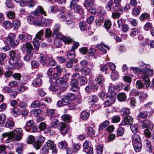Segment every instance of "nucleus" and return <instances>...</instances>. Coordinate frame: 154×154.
I'll return each mask as SVG.
<instances>
[{"label": "nucleus", "instance_id": "nucleus-1", "mask_svg": "<svg viewBox=\"0 0 154 154\" xmlns=\"http://www.w3.org/2000/svg\"><path fill=\"white\" fill-rule=\"evenodd\" d=\"M40 14L45 16L46 15V12L44 11L42 7L39 6L34 11L31 13L29 20L32 22V23H34L39 26H42L44 18L42 16H39Z\"/></svg>", "mask_w": 154, "mask_h": 154}, {"label": "nucleus", "instance_id": "nucleus-2", "mask_svg": "<svg viewBox=\"0 0 154 154\" xmlns=\"http://www.w3.org/2000/svg\"><path fill=\"white\" fill-rule=\"evenodd\" d=\"M23 135L22 130L21 128H17L14 131L4 133L2 134V139L4 140L6 137L7 138L5 142L9 143L12 141L13 138L16 140H20L22 138Z\"/></svg>", "mask_w": 154, "mask_h": 154}, {"label": "nucleus", "instance_id": "nucleus-3", "mask_svg": "<svg viewBox=\"0 0 154 154\" xmlns=\"http://www.w3.org/2000/svg\"><path fill=\"white\" fill-rule=\"evenodd\" d=\"M10 55L11 58L9 60V62L11 66L19 67L21 66L22 64L20 61L17 60L16 54L14 51H12L10 52Z\"/></svg>", "mask_w": 154, "mask_h": 154}, {"label": "nucleus", "instance_id": "nucleus-4", "mask_svg": "<svg viewBox=\"0 0 154 154\" xmlns=\"http://www.w3.org/2000/svg\"><path fill=\"white\" fill-rule=\"evenodd\" d=\"M15 37L16 35L14 34L9 33L7 37V44L14 47L17 46L19 43V41L18 40L15 39Z\"/></svg>", "mask_w": 154, "mask_h": 154}, {"label": "nucleus", "instance_id": "nucleus-5", "mask_svg": "<svg viewBox=\"0 0 154 154\" xmlns=\"http://www.w3.org/2000/svg\"><path fill=\"white\" fill-rule=\"evenodd\" d=\"M39 56H40L39 61L44 66H47L48 65V61L51 58V56H45L43 54H39Z\"/></svg>", "mask_w": 154, "mask_h": 154}, {"label": "nucleus", "instance_id": "nucleus-6", "mask_svg": "<svg viewBox=\"0 0 154 154\" xmlns=\"http://www.w3.org/2000/svg\"><path fill=\"white\" fill-rule=\"evenodd\" d=\"M70 85L71 87L70 90L74 92H77L79 90V87L78 85V82L75 79H72L70 82Z\"/></svg>", "mask_w": 154, "mask_h": 154}, {"label": "nucleus", "instance_id": "nucleus-7", "mask_svg": "<svg viewBox=\"0 0 154 154\" xmlns=\"http://www.w3.org/2000/svg\"><path fill=\"white\" fill-rule=\"evenodd\" d=\"M89 141L86 140L83 143V151L88 154H92L93 153V148L89 147Z\"/></svg>", "mask_w": 154, "mask_h": 154}, {"label": "nucleus", "instance_id": "nucleus-8", "mask_svg": "<svg viewBox=\"0 0 154 154\" xmlns=\"http://www.w3.org/2000/svg\"><path fill=\"white\" fill-rule=\"evenodd\" d=\"M59 129L61 133L63 135L65 134L69 130V127L64 123H62L60 126Z\"/></svg>", "mask_w": 154, "mask_h": 154}, {"label": "nucleus", "instance_id": "nucleus-9", "mask_svg": "<svg viewBox=\"0 0 154 154\" xmlns=\"http://www.w3.org/2000/svg\"><path fill=\"white\" fill-rule=\"evenodd\" d=\"M34 121L32 120H29L26 122L24 128L28 132H30L31 131V128L34 125Z\"/></svg>", "mask_w": 154, "mask_h": 154}, {"label": "nucleus", "instance_id": "nucleus-10", "mask_svg": "<svg viewBox=\"0 0 154 154\" xmlns=\"http://www.w3.org/2000/svg\"><path fill=\"white\" fill-rule=\"evenodd\" d=\"M32 36L28 34H21L18 35L20 39L24 41H26L29 40H31Z\"/></svg>", "mask_w": 154, "mask_h": 154}, {"label": "nucleus", "instance_id": "nucleus-11", "mask_svg": "<svg viewBox=\"0 0 154 154\" xmlns=\"http://www.w3.org/2000/svg\"><path fill=\"white\" fill-rule=\"evenodd\" d=\"M133 120L132 118L130 116H126L124 119V123L121 124L122 125H131L133 123Z\"/></svg>", "mask_w": 154, "mask_h": 154}, {"label": "nucleus", "instance_id": "nucleus-12", "mask_svg": "<svg viewBox=\"0 0 154 154\" xmlns=\"http://www.w3.org/2000/svg\"><path fill=\"white\" fill-rule=\"evenodd\" d=\"M44 34L43 29H42L38 32L35 35V37L33 39H35L37 40L42 41L43 40L42 37Z\"/></svg>", "mask_w": 154, "mask_h": 154}, {"label": "nucleus", "instance_id": "nucleus-13", "mask_svg": "<svg viewBox=\"0 0 154 154\" xmlns=\"http://www.w3.org/2000/svg\"><path fill=\"white\" fill-rule=\"evenodd\" d=\"M75 51L71 49L67 53L66 56L69 59L74 60L75 58Z\"/></svg>", "mask_w": 154, "mask_h": 154}, {"label": "nucleus", "instance_id": "nucleus-14", "mask_svg": "<svg viewBox=\"0 0 154 154\" xmlns=\"http://www.w3.org/2000/svg\"><path fill=\"white\" fill-rule=\"evenodd\" d=\"M86 130L87 133L89 136L93 137L95 136V131L92 127H87Z\"/></svg>", "mask_w": 154, "mask_h": 154}, {"label": "nucleus", "instance_id": "nucleus-15", "mask_svg": "<svg viewBox=\"0 0 154 154\" xmlns=\"http://www.w3.org/2000/svg\"><path fill=\"white\" fill-rule=\"evenodd\" d=\"M133 146L134 150L136 152H140L142 148V145L140 142L133 143Z\"/></svg>", "mask_w": 154, "mask_h": 154}, {"label": "nucleus", "instance_id": "nucleus-16", "mask_svg": "<svg viewBox=\"0 0 154 154\" xmlns=\"http://www.w3.org/2000/svg\"><path fill=\"white\" fill-rule=\"evenodd\" d=\"M140 78L143 80L146 87L149 86L150 84L149 80L148 77L146 74L141 75L140 76Z\"/></svg>", "mask_w": 154, "mask_h": 154}, {"label": "nucleus", "instance_id": "nucleus-17", "mask_svg": "<svg viewBox=\"0 0 154 154\" xmlns=\"http://www.w3.org/2000/svg\"><path fill=\"white\" fill-rule=\"evenodd\" d=\"M147 112L146 111H143L139 113L138 115V117L140 120L143 119L145 120L147 119Z\"/></svg>", "mask_w": 154, "mask_h": 154}, {"label": "nucleus", "instance_id": "nucleus-18", "mask_svg": "<svg viewBox=\"0 0 154 154\" xmlns=\"http://www.w3.org/2000/svg\"><path fill=\"white\" fill-rule=\"evenodd\" d=\"M15 124L13 120L7 119L5 125V127L7 128H11Z\"/></svg>", "mask_w": 154, "mask_h": 154}, {"label": "nucleus", "instance_id": "nucleus-19", "mask_svg": "<svg viewBox=\"0 0 154 154\" xmlns=\"http://www.w3.org/2000/svg\"><path fill=\"white\" fill-rule=\"evenodd\" d=\"M133 143L140 142L141 139L139 135L137 134H134L132 137Z\"/></svg>", "mask_w": 154, "mask_h": 154}, {"label": "nucleus", "instance_id": "nucleus-20", "mask_svg": "<svg viewBox=\"0 0 154 154\" xmlns=\"http://www.w3.org/2000/svg\"><path fill=\"white\" fill-rule=\"evenodd\" d=\"M32 84L35 87L39 86L42 84V80L39 78L35 79L32 82Z\"/></svg>", "mask_w": 154, "mask_h": 154}, {"label": "nucleus", "instance_id": "nucleus-21", "mask_svg": "<svg viewBox=\"0 0 154 154\" xmlns=\"http://www.w3.org/2000/svg\"><path fill=\"white\" fill-rule=\"evenodd\" d=\"M58 20L61 22L67 21L66 17L65 14L63 12L59 13L57 14Z\"/></svg>", "mask_w": 154, "mask_h": 154}, {"label": "nucleus", "instance_id": "nucleus-22", "mask_svg": "<svg viewBox=\"0 0 154 154\" xmlns=\"http://www.w3.org/2000/svg\"><path fill=\"white\" fill-rule=\"evenodd\" d=\"M117 98L119 100L121 101H125L126 98V96L124 93H121L118 94Z\"/></svg>", "mask_w": 154, "mask_h": 154}, {"label": "nucleus", "instance_id": "nucleus-23", "mask_svg": "<svg viewBox=\"0 0 154 154\" xmlns=\"http://www.w3.org/2000/svg\"><path fill=\"white\" fill-rule=\"evenodd\" d=\"M115 5L113 6L112 8L115 11H120L122 13V9L121 7V3H114Z\"/></svg>", "mask_w": 154, "mask_h": 154}, {"label": "nucleus", "instance_id": "nucleus-24", "mask_svg": "<svg viewBox=\"0 0 154 154\" xmlns=\"http://www.w3.org/2000/svg\"><path fill=\"white\" fill-rule=\"evenodd\" d=\"M59 122L57 119H53L51 122V127L52 128H55L59 125Z\"/></svg>", "mask_w": 154, "mask_h": 154}, {"label": "nucleus", "instance_id": "nucleus-25", "mask_svg": "<svg viewBox=\"0 0 154 154\" xmlns=\"http://www.w3.org/2000/svg\"><path fill=\"white\" fill-rule=\"evenodd\" d=\"M11 113L14 116L16 117L20 114V112L18 108L15 107L12 109Z\"/></svg>", "mask_w": 154, "mask_h": 154}, {"label": "nucleus", "instance_id": "nucleus-26", "mask_svg": "<svg viewBox=\"0 0 154 154\" xmlns=\"http://www.w3.org/2000/svg\"><path fill=\"white\" fill-rule=\"evenodd\" d=\"M89 113L86 111H83L82 112L81 115V117L83 120H86L89 117Z\"/></svg>", "mask_w": 154, "mask_h": 154}, {"label": "nucleus", "instance_id": "nucleus-27", "mask_svg": "<svg viewBox=\"0 0 154 154\" xmlns=\"http://www.w3.org/2000/svg\"><path fill=\"white\" fill-rule=\"evenodd\" d=\"M149 16V15L147 13H144L141 14L139 17V18L141 21H144L148 19Z\"/></svg>", "mask_w": 154, "mask_h": 154}, {"label": "nucleus", "instance_id": "nucleus-28", "mask_svg": "<svg viewBox=\"0 0 154 154\" xmlns=\"http://www.w3.org/2000/svg\"><path fill=\"white\" fill-rule=\"evenodd\" d=\"M31 113L33 114L35 117L39 116L42 112L41 109H33L31 111Z\"/></svg>", "mask_w": 154, "mask_h": 154}, {"label": "nucleus", "instance_id": "nucleus-29", "mask_svg": "<svg viewBox=\"0 0 154 154\" xmlns=\"http://www.w3.org/2000/svg\"><path fill=\"white\" fill-rule=\"evenodd\" d=\"M103 146L101 144H99L96 146V149L97 152L98 154H101L103 150Z\"/></svg>", "mask_w": 154, "mask_h": 154}, {"label": "nucleus", "instance_id": "nucleus-30", "mask_svg": "<svg viewBox=\"0 0 154 154\" xmlns=\"http://www.w3.org/2000/svg\"><path fill=\"white\" fill-rule=\"evenodd\" d=\"M59 88V85H57L55 82L52 84L50 87V88L51 91H56L58 90Z\"/></svg>", "mask_w": 154, "mask_h": 154}, {"label": "nucleus", "instance_id": "nucleus-31", "mask_svg": "<svg viewBox=\"0 0 154 154\" xmlns=\"http://www.w3.org/2000/svg\"><path fill=\"white\" fill-rule=\"evenodd\" d=\"M39 41L33 39V44L34 47V49L36 50H38L39 47Z\"/></svg>", "mask_w": 154, "mask_h": 154}, {"label": "nucleus", "instance_id": "nucleus-32", "mask_svg": "<svg viewBox=\"0 0 154 154\" xmlns=\"http://www.w3.org/2000/svg\"><path fill=\"white\" fill-rule=\"evenodd\" d=\"M58 146L60 149H65L66 148L67 143L65 140H63L58 143Z\"/></svg>", "mask_w": 154, "mask_h": 154}, {"label": "nucleus", "instance_id": "nucleus-33", "mask_svg": "<svg viewBox=\"0 0 154 154\" xmlns=\"http://www.w3.org/2000/svg\"><path fill=\"white\" fill-rule=\"evenodd\" d=\"M109 122L106 120L100 125L99 128V131H101L105 128L109 124Z\"/></svg>", "mask_w": 154, "mask_h": 154}, {"label": "nucleus", "instance_id": "nucleus-34", "mask_svg": "<svg viewBox=\"0 0 154 154\" xmlns=\"http://www.w3.org/2000/svg\"><path fill=\"white\" fill-rule=\"evenodd\" d=\"M78 80L80 85H82L85 84L87 82V79L82 75L81 76L80 78L78 79Z\"/></svg>", "mask_w": 154, "mask_h": 154}, {"label": "nucleus", "instance_id": "nucleus-35", "mask_svg": "<svg viewBox=\"0 0 154 154\" xmlns=\"http://www.w3.org/2000/svg\"><path fill=\"white\" fill-rule=\"evenodd\" d=\"M144 85L143 82L140 80H137L136 82V87L139 89H141L144 87Z\"/></svg>", "mask_w": 154, "mask_h": 154}, {"label": "nucleus", "instance_id": "nucleus-36", "mask_svg": "<svg viewBox=\"0 0 154 154\" xmlns=\"http://www.w3.org/2000/svg\"><path fill=\"white\" fill-rule=\"evenodd\" d=\"M3 25L5 29H10L12 27V24L9 21H5L3 22Z\"/></svg>", "mask_w": 154, "mask_h": 154}, {"label": "nucleus", "instance_id": "nucleus-37", "mask_svg": "<svg viewBox=\"0 0 154 154\" xmlns=\"http://www.w3.org/2000/svg\"><path fill=\"white\" fill-rule=\"evenodd\" d=\"M68 86V85L66 82H64L61 85H60L59 86V88H60V90L62 91H65Z\"/></svg>", "mask_w": 154, "mask_h": 154}, {"label": "nucleus", "instance_id": "nucleus-38", "mask_svg": "<svg viewBox=\"0 0 154 154\" xmlns=\"http://www.w3.org/2000/svg\"><path fill=\"white\" fill-rule=\"evenodd\" d=\"M140 8H138L137 7H134L132 10V14L133 15L137 16L139 14Z\"/></svg>", "mask_w": 154, "mask_h": 154}, {"label": "nucleus", "instance_id": "nucleus-39", "mask_svg": "<svg viewBox=\"0 0 154 154\" xmlns=\"http://www.w3.org/2000/svg\"><path fill=\"white\" fill-rule=\"evenodd\" d=\"M81 73L84 75H88L90 72V70L88 68H85L80 69Z\"/></svg>", "mask_w": 154, "mask_h": 154}, {"label": "nucleus", "instance_id": "nucleus-40", "mask_svg": "<svg viewBox=\"0 0 154 154\" xmlns=\"http://www.w3.org/2000/svg\"><path fill=\"white\" fill-rule=\"evenodd\" d=\"M45 144L48 148L50 149H53L54 146L53 142L50 140H48Z\"/></svg>", "mask_w": 154, "mask_h": 154}, {"label": "nucleus", "instance_id": "nucleus-41", "mask_svg": "<svg viewBox=\"0 0 154 154\" xmlns=\"http://www.w3.org/2000/svg\"><path fill=\"white\" fill-rule=\"evenodd\" d=\"M111 25L112 24L111 21L109 20H106L104 23V27L107 29H108L110 28L111 26Z\"/></svg>", "mask_w": 154, "mask_h": 154}, {"label": "nucleus", "instance_id": "nucleus-42", "mask_svg": "<svg viewBox=\"0 0 154 154\" xmlns=\"http://www.w3.org/2000/svg\"><path fill=\"white\" fill-rule=\"evenodd\" d=\"M140 30L136 28L132 29L131 30L130 35L133 37L136 35L139 32Z\"/></svg>", "mask_w": 154, "mask_h": 154}, {"label": "nucleus", "instance_id": "nucleus-43", "mask_svg": "<svg viewBox=\"0 0 154 154\" xmlns=\"http://www.w3.org/2000/svg\"><path fill=\"white\" fill-rule=\"evenodd\" d=\"M93 2L91 0H85L84 4V6L86 8L91 7L93 5Z\"/></svg>", "mask_w": 154, "mask_h": 154}, {"label": "nucleus", "instance_id": "nucleus-44", "mask_svg": "<svg viewBox=\"0 0 154 154\" xmlns=\"http://www.w3.org/2000/svg\"><path fill=\"white\" fill-rule=\"evenodd\" d=\"M52 35V32L49 28H46L45 31V36L46 37L49 38L51 37Z\"/></svg>", "mask_w": 154, "mask_h": 154}, {"label": "nucleus", "instance_id": "nucleus-45", "mask_svg": "<svg viewBox=\"0 0 154 154\" xmlns=\"http://www.w3.org/2000/svg\"><path fill=\"white\" fill-rule=\"evenodd\" d=\"M96 81L98 83L101 85L103 82L104 81L103 76L102 75H99L96 79Z\"/></svg>", "mask_w": 154, "mask_h": 154}, {"label": "nucleus", "instance_id": "nucleus-46", "mask_svg": "<svg viewBox=\"0 0 154 154\" xmlns=\"http://www.w3.org/2000/svg\"><path fill=\"white\" fill-rule=\"evenodd\" d=\"M111 78L113 80H116L119 78V75L118 72L113 71L111 76Z\"/></svg>", "mask_w": 154, "mask_h": 154}, {"label": "nucleus", "instance_id": "nucleus-47", "mask_svg": "<svg viewBox=\"0 0 154 154\" xmlns=\"http://www.w3.org/2000/svg\"><path fill=\"white\" fill-rule=\"evenodd\" d=\"M62 120L65 122H69L71 119V117L68 114H65L63 115L62 117Z\"/></svg>", "mask_w": 154, "mask_h": 154}, {"label": "nucleus", "instance_id": "nucleus-48", "mask_svg": "<svg viewBox=\"0 0 154 154\" xmlns=\"http://www.w3.org/2000/svg\"><path fill=\"white\" fill-rule=\"evenodd\" d=\"M62 40L65 43L67 44H69L72 42V39L69 37H66L64 36Z\"/></svg>", "mask_w": 154, "mask_h": 154}, {"label": "nucleus", "instance_id": "nucleus-49", "mask_svg": "<svg viewBox=\"0 0 154 154\" xmlns=\"http://www.w3.org/2000/svg\"><path fill=\"white\" fill-rule=\"evenodd\" d=\"M53 36L55 38L62 40H63V37H64L62 34L58 32H53Z\"/></svg>", "mask_w": 154, "mask_h": 154}, {"label": "nucleus", "instance_id": "nucleus-50", "mask_svg": "<svg viewBox=\"0 0 154 154\" xmlns=\"http://www.w3.org/2000/svg\"><path fill=\"white\" fill-rule=\"evenodd\" d=\"M132 132L135 134L137 131L138 126L136 124H134L130 126Z\"/></svg>", "mask_w": 154, "mask_h": 154}, {"label": "nucleus", "instance_id": "nucleus-51", "mask_svg": "<svg viewBox=\"0 0 154 154\" xmlns=\"http://www.w3.org/2000/svg\"><path fill=\"white\" fill-rule=\"evenodd\" d=\"M52 23L51 20L48 19H44L43 21V26H50L51 23Z\"/></svg>", "mask_w": 154, "mask_h": 154}, {"label": "nucleus", "instance_id": "nucleus-52", "mask_svg": "<svg viewBox=\"0 0 154 154\" xmlns=\"http://www.w3.org/2000/svg\"><path fill=\"white\" fill-rule=\"evenodd\" d=\"M40 105V104L39 101L35 100L31 104L30 107L32 108H36L39 106Z\"/></svg>", "mask_w": 154, "mask_h": 154}, {"label": "nucleus", "instance_id": "nucleus-53", "mask_svg": "<svg viewBox=\"0 0 154 154\" xmlns=\"http://www.w3.org/2000/svg\"><path fill=\"white\" fill-rule=\"evenodd\" d=\"M78 5H77L76 2L75 0H72L70 2V4L69 6L71 10H74Z\"/></svg>", "mask_w": 154, "mask_h": 154}, {"label": "nucleus", "instance_id": "nucleus-54", "mask_svg": "<svg viewBox=\"0 0 154 154\" xmlns=\"http://www.w3.org/2000/svg\"><path fill=\"white\" fill-rule=\"evenodd\" d=\"M86 24L85 22L82 21L79 23V27L81 30H85Z\"/></svg>", "mask_w": 154, "mask_h": 154}, {"label": "nucleus", "instance_id": "nucleus-55", "mask_svg": "<svg viewBox=\"0 0 154 154\" xmlns=\"http://www.w3.org/2000/svg\"><path fill=\"white\" fill-rule=\"evenodd\" d=\"M74 11L79 14H82L83 13V11L82 8L79 5H78L74 9Z\"/></svg>", "mask_w": 154, "mask_h": 154}, {"label": "nucleus", "instance_id": "nucleus-56", "mask_svg": "<svg viewBox=\"0 0 154 154\" xmlns=\"http://www.w3.org/2000/svg\"><path fill=\"white\" fill-rule=\"evenodd\" d=\"M49 149L47 146L45 144L42 147L41 150V152L43 154H45L46 153L48 152Z\"/></svg>", "mask_w": 154, "mask_h": 154}, {"label": "nucleus", "instance_id": "nucleus-57", "mask_svg": "<svg viewBox=\"0 0 154 154\" xmlns=\"http://www.w3.org/2000/svg\"><path fill=\"white\" fill-rule=\"evenodd\" d=\"M6 118V116L4 114H2L0 115V124H3Z\"/></svg>", "mask_w": 154, "mask_h": 154}, {"label": "nucleus", "instance_id": "nucleus-58", "mask_svg": "<svg viewBox=\"0 0 154 154\" xmlns=\"http://www.w3.org/2000/svg\"><path fill=\"white\" fill-rule=\"evenodd\" d=\"M28 88L27 86L25 85H22L21 86H19L17 87V90L20 91L21 92L24 91L26 90H28Z\"/></svg>", "mask_w": 154, "mask_h": 154}, {"label": "nucleus", "instance_id": "nucleus-59", "mask_svg": "<svg viewBox=\"0 0 154 154\" xmlns=\"http://www.w3.org/2000/svg\"><path fill=\"white\" fill-rule=\"evenodd\" d=\"M19 106L21 108L25 109L27 106V104L25 102L20 101L18 104Z\"/></svg>", "mask_w": 154, "mask_h": 154}, {"label": "nucleus", "instance_id": "nucleus-60", "mask_svg": "<svg viewBox=\"0 0 154 154\" xmlns=\"http://www.w3.org/2000/svg\"><path fill=\"white\" fill-rule=\"evenodd\" d=\"M113 2L112 0H109L106 4V8L108 11H110L111 9V6L113 4Z\"/></svg>", "mask_w": 154, "mask_h": 154}, {"label": "nucleus", "instance_id": "nucleus-61", "mask_svg": "<svg viewBox=\"0 0 154 154\" xmlns=\"http://www.w3.org/2000/svg\"><path fill=\"white\" fill-rule=\"evenodd\" d=\"M140 95L139 98L140 100V102L143 101L145 98L147 97V94L143 92L140 93Z\"/></svg>", "mask_w": 154, "mask_h": 154}, {"label": "nucleus", "instance_id": "nucleus-62", "mask_svg": "<svg viewBox=\"0 0 154 154\" xmlns=\"http://www.w3.org/2000/svg\"><path fill=\"white\" fill-rule=\"evenodd\" d=\"M120 120V117L116 115L113 117L112 119V121L113 122L115 123L119 122Z\"/></svg>", "mask_w": 154, "mask_h": 154}, {"label": "nucleus", "instance_id": "nucleus-63", "mask_svg": "<svg viewBox=\"0 0 154 154\" xmlns=\"http://www.w3.org/2000/svg\"><path fill=\"white\" fill-rule=\"evenodd\" d=\"M130 113L129 109L128 108H124L122 109L121 113L122 115H125L129 114Z\"/></svg>", "mask_w": 154, "mask_h": 154}, {"label": "nucleus", "instance_id": "nucleus-64", "mask_svg": "<svg viewBox=\"0 0 154 154\" xmlns=\"http://www.w3.org/2000/svg\"><path fill=\"white\" fill-rule=\"evenodd\" d=\"M152 25L150 23H147L144 26V29L146 31L149 30L151 28Z\"/></svg>", "mask_w": 154, "mask_h": 154}]
</instances>
